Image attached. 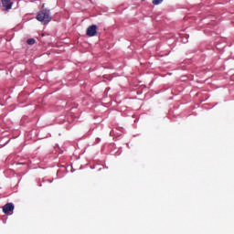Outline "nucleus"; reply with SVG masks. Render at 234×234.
I'll return each mask as SVG.
<instances>
[{
  "label": "nucleus",
  "mask_w": 234,
  "mask_h": 234,
  "mask_svg": "<svg viewBox=\"0 0 234 234\" xmlns=\"http://www.w3.org/2000/svg\"><path fill=\"white\" fill-rule=\"evenodd\" d=\"M37 21L43 23V25H47L52 21V16H50V10L43 9L37 15Z\"/></svg>",
  "instance_id": "obj_1"
},
{
  "label": "nucleus",
  "mask_w": 234,
  "mask_h": 234,
  "mask_svg": "<svg viewBox=\"0 0 234 234\" xmlns=\"http://www.w3.org/2000/svg\"><path fill=\"white\" fill-rule=\"evenodd\" d=\"M96 34H98V26L92 25L87 28L86 36H88L89 37H92L96 36Z\"/></svg>",
  "instance_id": "obj_2"
},
{
  "label": "nucleus",
  "mask_w": 234,
  "mask_h": 234,
  "mask_svg": "<svg viewBox=\"0 0 234 234\" xmlns=\"http://www.w3.org/2000/svg\"><path fill=\"white\" fill-rule=\"evenodd\" d=\"M14 203H6L4 207H3V213H5V215H10L11 211H14Z\"/></svg>",
  "instance_id": "obj_3"
},
{
  "label": "nucleus",
  "mask_w": 234,
  "mask_h": 234,
  "mask_svg": "<svg viewBox=\"0 0 234 234\" xmlns=\"http://www.w3.org/2000/svg\"><path fill=\"white\" fill-rule=\"evenodd\" d=\"M2 5L5 8V10H10V8H12V5H14V3H12L10 0H2Z\"/></svg>",
  "instance_id": "obj_4"
},
{
  "label": "nucleus",
  "mask_w": 234,
  "mask_h": 234,
  "mask_svg": "<svg viewBox=\"0 0 234 234\" xmlns=\"http://www.w3.org/2000/svg\"><path fill=\"white\" fill-rule=\"evenodd\" d=\"M27 45H34V43H36V40L34 38H29L27 41Z\"/></svg>",
  "instance_id": "obj_5"
},
{
  "label": "nucleus",
  "mask_w": 234,
  "mask_h": 234,
  "mask_svg": "<svg viewBox=\"0 0 234 234\" xmlns=\"http://www.w3.org/2000/svg\"><path fill=\"white\" fill-rule=\"evenodd\" d=\"M164 0H153V5H160V3H163Z\"/></svg>",
  "instance_id": "obj_6"
},
{
  "label": "nucleus",
  "mask_w": 234,
  "mask_h": 234,
  "mask_svg": "<svg viewBox=\"0 0 234 234\" xmlns=\"http://www.w3.org/2000/svg\"><path fill=\"white\" fill-rule=\"evenodd\" d=\"M42 8H45V4L42 5Z\"/></svg>",
  "instance_id": "obj_7"
}]
</instances>
